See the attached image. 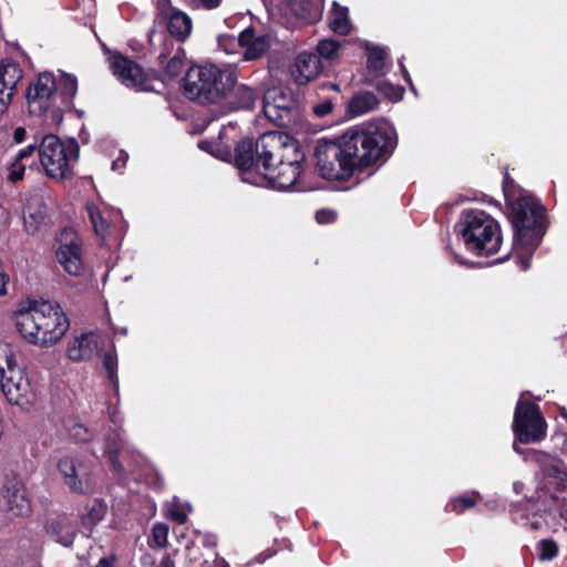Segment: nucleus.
I'll list each match as a JSON object with an SVG mask.
<instances>
[{
    "label": "nucleus",
    "mask_w": 567,
    "mask_h": 567,
    "mask_svg": "<svg viewBox=\"0 0 567 567\" xmlns=\"http://www.w3.org/2000/svg\"><path fill=\"white\" fill-rule=\"evenodd\" d=\"M396 144V132L390 123H368L348 130L338 140H318L316 167L324 179H346L355 169L388 161Z\"/></svg>",
    "instance_id": "f257e3e1"
},
{
    "label": "nucleus",
    "mask_w": 567,
    "mask_h": 567,
    "mask_svg": "<svg viewBox=\"0 0 567 567\" xmlns=\"http://www.w3.org/2000/svg\"><path fill=\"white\" fill-rule=\"evenodd\" d=\"M298 146L280 132H267L256 141L258 163L264 172L258 175L260 186H271L280 190H306L308 187L300 179L303 155Z\"/></svg>",
    "instance_id": "f03ea898"
},
{
    "label": "nucleus",
    "mask_w": 567,
    "mask_h": 567,
    "mask_svg": "<svg viewBox=\"0 0 567 567\" xmlns=\"http://www.w3.org/2000/svg\"><path fill=\"white\" fill-rule=\"evenodd\" d=\"M14 322L25 341L41 347L55 344L70 327L69 319L58 303L35 299L19 303L14 311Z\"/></svg>",
    "instance_id": "7ed1b4c3"
},
{
    "label": "nucleus",
    "mask_w": 567,
    "mask_h": 567,
    "mask_svg": "<svg viewBox=\"0 0 567 567\" xmlns=\"http://www.w3.org/2000/svg\"><path fill=\"white\" fill-rule=\"evenodd\" d=\"M514 226V249L524 270L529 269L530 258L545 234V210L530 194L522 193L517 197L508 196Z\"/></svg>",
    "instance_id": "20e7f679"
},
{
    "label": "nucleus",
    "mask_w": 567,
    "mask_h": 567,
    "mask_svg": "<svg viewBox=\"0 0 567 567\" xmlns=\"http://www.w3.org/2000/svg\"><path fill=\"white\" fill-rule=\"evenodd\" d=\"M237 78L234 65L205 63L188 69L183 87L189 100L202 104L219 103L230 95Z\"/></svg>",
    "instance_id": "39448f33"
},
{
    "label": "nucleus",
    "mask_w": 567,
    "mask_h": 567,
    "mask_svg": "<svg viewBox=\"0 0 567 567\" xmlns=\"http://www.w3.org/2000/svg\"><path fill=\"white\" fill-rule=\"evenodd\" d=\"M78 91L76 78L61 72L58 76L50 72L41 73L27 91L31 114L41 115L48 111L59 114L70 109Z\"/></svg>",
    "instance_id": "423d86ee"
},
{
    "label": "nucleus",
    "mask_w": 567,
    "mask_h": 567,
    "mask_svg": "<svg viewBox=\"0 0 567 567\" xmlns=\"http://www.w3.org/2000/svg\"><path fill=\"white\" fill-rule=\"evenodd\" d=\"M457 228L468 251L477 256H491L498 251L502 244L499 225L485 212H464Z\"/></svg>",
    "instance_id": "0eeeda50"
},
{
    "label": "nucleus",
    "mask_w": 567,
    "mask_h": 567,
    "mask_svg": "<svg viewBox=\"0 0 567 567\" xmlns=\"http://www.w3.org/2000/svg\"><path fill=\"white\" fill-rule=\"evenodd\" d=\"M35 152L47 175L63 179L72 174V166L79 156V144L75 140L63 143L58 136L49 134L42 138Z\"/></svg>",
    "instance_id": "6e6552de"
},
{
    "label": "nucleus",
    "mask_w": 567,
    "mask_h": 567,
    "mask_svg": "<svg viewBox=\"0 0 567 567\" xmlns=\"http://www.w3.org/2000/svg\"><path fill=\"white\" fill-rule=\"evenodd\" d=\"M0 386L7 400L21 408L29 406L35 399L28 377L17 365L8 344H0Z\"/></svg>",
    "instance_id": "1a4fd4ad"
},
{
    "label": "nucleus",
    "mask_w": 567,
    "mask_h": 567,
    "mask_svg": "<svg viewBox=\"0 0 567 567\" xmlns=\"http://www.w3.org/2000/svg\"><path fill=\"white\" fill-rule=\"evenodd\" d=\"M547 424L539 408L530 402L518 400L514 413L513 431L522 444L538 443L546 436Z\"/></svg>",
    "instance_id": "9d476101"
},
{
    "label": "nucleus",
    "mask_w": 567,
    "mask_h": 567,
    "mask_svg": "<svg viewBox=\"0 0 567 567\" xmlns=\"http://www.w3.org/2000/svg\"><path fill=\"white\" fill-rule=\"evenodd\" d=\"M265 116L278 126L289 127L296 123L298 107L289 93L279 87L269 89L262 100Z\"/></svg>",
    "instance_id": "9b49d317"
},
{
    "label": "nucleus",
    "mask_w": 567,
    "mask_h": 567,
    "mask_svg": "<svg viewBox=\"0 0 567 567\" xmlns=\"http://www.w3.org/2000/svg\"><path fill=\"white\" fill-rule=\"evenodd\" d=\"M31 509L22 480L17 475H7L0 487V511L9 517H22Z\"/></svg>",
    "instance_id": "f8f14e48"
},
{
    "label": "nucleus",
    "mask_w": 567,
    "mask_h": 567,
    "mask_svg": "<svg viewBox=\"0 0 567 567\" xmlns=\"http://www.w3.org/2000/svg\"><path fill=\"white\" fill-rule=\"evenodd\" d=\"M155 25H165L167 32L178 42H184L192 32V19L182 10L173 7L169 0H157Z\"/></svg>",
    "instance_id": "ddd939ff"
},
{
    "label": "nucleus",
    "mask_w": 567,
    "mask_h": 567,
    "mask_svg": "<svg viewBox=\"0 0 567 567\" xmlns=\"http://www.w3.org/2000/svg\"><path fill=\"white\" fill-rule=\"evenodd\" d=\"M58 471L64 484L78 494H89L94 491V482L86 467L78 458L64 455L58 461Z\"/></svg>",
    "instance_id": "4468645a"
},
{
    "label": "nucleus",
    "mask_w": 567,
    "mask_h": 567,
    "mask_svg": "<svg viewBox=\"0 0 567 567\" xmlns=\"http://www.w3.org/2000/svg\"><path fill=\"white\" fill-rule=\"evenodd\" d=\"M55 255L58 262L69 275L78 277L83 272L82 246L73 231L64 230L62 233Z\"/></svg>",
    "instance_id": "2eb2a0df"
},
{
    "label": "nucleus",
    "mask_w": 567,
    "mask_h": 567,
    "mask_svg": "<svg viewBox=\"0 0 567 567\" xmlns=\"http://www.w3.org/2000/svg\"><path fill=\"white\" fill-rule=\"evenodd\" d=\"M235 163L241 172V179L245 183L252 185H261L262 182L258 181V175H254V169L257 171L262 168V163H258V154L256 152V143L251 140H244L239 142L235 150Z\"/></svg>",
    "instance_id": "dca6fc26"
},
{
    "label": "nucleus",
    "mask_w": 567,
    "mask_h": 567,
    "mask_svg": "<svg viewBox=\"0 0 567 567\" xmlns=\"http://www.w3.org/2000/svg\"><path fill=\"white\" fill-rule=\"evenodd\" d=\"M114 75L125 85L145 90V73L135 62L121 54H113L110 59Z\"/></svg>",
    "instance_id": "f3484780"
},
{
    "label": "nucleus",
    "mask_w": 567,
    "mask_h": 567,
    "mask_svg": "<svg viewBox=\"0 0 567 567\" xmlns=\"http://www.w3.org/2000/svg\"><path fill=\"white\" fill-rule=\"evenodd\" d=\"M21 78L22 71L17 63L9 60L0 63V116L11 103L16 86Z\"/></svg>",
    "instance_id": "a211bd4d"
},
{
    "label": "nucleus",
    "mask_w": 567,
    "mask_h": 567,
    "mask_svg": "<svg viewBox=\"0 0 567 567\" xmlns=\"http://www.w3.org/2000/svg\"><path fill=\"white\" fill-rule=\"evenodd\" d=\"M285 16H295L305 20H316L321 11L322 0H272Z\"/></svg>",
    "instance_id": "6ab92c4d"
},
{
    "label": "nucleus",
    "mask_w": 567,
    "mask_h": 567,
    "mask_svg": "<svg viewBox=\"0 0 567 567\" xmlns=\"http://www.w3.org/2000/svg\"><path fill=\"white\" fill-rule=\"evenodd\" d=\"M293 68L292 73L296 82L306 84L319 75L322 64L317 53L301 52L296 58Z\"/></svg>",
    "instance_id": "aec40b11"
},
{
    "label": "nucleus",
    "mask_w": 567,
    "mask_h": 567,
    "mask_svg": "<svg viewBox=\"0 0 567 567\" xmlns=\"http://www.w3.org/2000/svg\"><path fill=\"white\" fill-rule=\"evenodd\" d=\"M238 42L245 48L244 58L247 61L260 58L270 45L268 35H256L252 29L244 30L238 37Z\"/></svg>",
    "instance_id": "412c9836"
},
{
    "label": "nucleus",
    "mask_w": 567,
    "mask_h": 567,
    "mask_svg": "<svg viewBox=\"0 0 567 567\" xmlns=\"http://www.w3.org/2000/svg\"><path fill=\"white\" fill-rule=\"evenodd\" d=\"M97 350V339L92 332L82 333L69 342L68 357L72 361L91 359Z\"/></svg>",
    "instance_id": "4be33fe9"
},
{
    "label": "nucleus",
    "mask_w": 567,
    "mask_h": 567,
    "mask_svg": "<svg viewBox=\"0 0 567 567\" xmlns=\"http://www.w3.org/2000/svg\"><path fill=\"white\" fill-rule=\"evenodd\" d=\"M123 440L118 433H114L109 435L106 440V449L105 456L109 458L110 463L113 465L114 472L118 476L120 481H124L126 478V473L134 474L133 464H123L117 460L118 454L122 450Z\"/></svg>",
    "instance_id": "5701e85b"
},
{
    "label": "nucleus",
    "mask_w": 567,
    "mask_h": 567,
    "mask_svg": "<svg viewBox=\"0 0 567 567\" xmlns=\"http://www.w3.org/2000/svg\"><path fill=\"white\" fill-rule=\"evenodd\" d=\"M379 105L377 96L371 92H359L348 103V111L352 116H360L375 110Z\"/></svg>",
    "instance_id": "b1692460"
},
{
    "label": "nucleus",
    "mask_w": 567,
    "mask_h": 567,
    "mask_svg": "<svg viewBox=\"0 0 567 567\" xmlns=\"http://www.w3.org/2000/svg\"><path fill=\"white\" fill-rule=\"evenodd\" d=\"M35 151L37 146L30 144L14 156V159L8 167V178L11 182L20 181L23 177L27 161L35 153Z\"/></svg>",
    "instance_id": "393cba45"
},
{
    "label": "nucleus",
    "mask_w": 567,
    "mask_h": 567,
    "mask_svg": "<svg viewBox=\"0 0 567 567\" xmlns=\"http://www.w3.org/2000/svg\"><path fill=\"white\" fill-rule=\"evenodd\" d=\"M50 530L58 543L70 546L75 536L74 527L68 517H59L50 524Z\"/></svg>",
    "instance_id": "a878e982"
},
{
    "label": "nucleus",
    "mask_w": 567,
    "mask_h": 567,
    "mask_svg": "<svg viewBox=\"0 0 567 567\" xmlns=\"http://www.w3.org/2000/svg\"><path fill=\"white\" fill-rule=\"evenodd\" d=\"M329 25L331 30L338 34H348L351 29L348 18V9L339 6L337 2H333V7L329 16Z\"/></svg>",
    "instance_id": "bb28decb"
},
{
    "label": "nucleus",
    "mask_w": 567,
    "mask_h": 567,
    "mask_svg": "<svg viewBox=\"0 0 567 567\" xmlns=\"http://www.w3.org/2000/svg\"><path fill=\"white\" fill-rule=\"evenodd\" d=\"M545 477L554 478L558 488L567 484V466L560 460L550 457L542 468Z\"/></svg>",
    "instance_id": "cd10ccee"
},
{
    "label": "nucleus",
    "mask_w": 567,
    "mask_h": 567,
    "mask_svg": "<svg viewBox=\"0 0 567 567\" xmlns=\"http://www.w3.org/2000/svg\"><path fill=\"white\" fill-rule=\"evenodd\" d=\"M230 94H234L235 101H233V104L237 109H251L255 105V102L258 97V94L250 89L247 85H237L235 84V87L230 92Z\"/></svg>",
    "instance_id": "c85d7f7f"
},
{
    "label": "nucleus",
    "mask_w": 567,
    "mask_h": 567,
    "mask_svg": "<svg viewBox=\"0 0 567 567\" xmlns=\"http://www.w3.org/2000/svg\"><path fill=\"white\" fill-rule=\"evenodd\" d=\"M368 69L370 72L379 75L385 72L386 52L383 48L367 45Z\"/></svg>",
    "instance_id": "c756f323"
},
{
    "label": "nucleus",
    "mask_w": 567,
    "mask_h": 567,
    "mask_svg": "<svg viewBox=\"0 0 567 567\" xmlns=\"http://www.w3.org/2000/svg\"><path fill=\"white\" fill-rule=\"evenodd\" d=\"M158 60L161 65H163L164 75L167 80H172L178 76L184 69V59L181 52H177L168 60H166V56L164 54H161L158 56Z\"/></svg>",
    "instance_id": "7c9ffc66"
},
{
    "label": "nucleus",
    "mask_w": 567,
    "mask_h": 567,
    "mask_svg": "<svg viewBox=\"0 0 567 567\" xmlns=\"http://www.w3.org/2000/svg\"><path fill=\"white\" fill-rule=\"evenodd\" d=\"M23 218L27 231L33 234L44 223L45 213L42 209L33 210L31 204H29Z\"/></svg>",
    "instance_id": "2f4dec72"
},
{
    "label": "nucleus",
    "mask_w": 567,
    "mask_h": 567,
    "mask_svg": "<svg viewBox=\"0 0 567 567\" xmlns=\"http://www.w3.org/2000/svg\"><path fill=\"white\" fill-rule=\"evenodd\" d=\"M513 449L516 453L523 455V458L525 462H532L540 466V468L544 467V465L548 462V460L551 457L549 454H546L538 450L527 449L522 450L517 447L516 443L513 444Z\"/></svg>",
    "instance_id": "473e14b6"
},
{
    "label": "nucleus",
    "mask_w": 567,
    "mask_h": 567,
    "mask_svg": "<svg viewBox=\"0 0 567 567\" xmlns=\"http://www.w3.org/2000/svg\"><path fill=\"white\" fill-rule=\"evenodd\" d=\"M86 209L95 234L101 237H104L109 225L105 218L103 217L102 213L93 204L87 205Z\"/></svg>",
    "instance_id": "72a5a7b5"
},
{
    "label": "nucleus",
    "mask_w": 567,
    "mask_h": 567,
    "mask_svg": "<svg viewBox=\"0 0 567 567\" xmlns=\"http://www.w3.org/2000/svg\"><path fill=\"white\" fill-rule=\"evenodd\" d=\"M340 43L333 39L321 40L317 45V54L327 60H333L338 55Z\"/></svg>",
    "instance_id": "f704fd0d"
},
{
    "label": "nucleus",
    "mask_w": 567,
    "mask_h": 567,
    "mask_svg": "<svg viewBox=\"0 0 567 567\" xmlns=\"http://www.w3.org/2000/svg\"><path fill=\"white\" fill-rule=\"evenodd\" d=\"M103 367L107 371V377L110 382L112 383L115 392H118V380L116 375L117 370V360L114 353L105 352L103 355Z\"/></svg>",
    "instance_id": "c9c22d12"
},
{
    "label": "nucleus",
    "mask_w": 567,
    "mask_h": 567,
    "mask_svg": "<svg viewBox=\"0 0 567 567\" xmlns=\"http://www.w3.org/2000/svg\"><path fill=\"white\" fill-rule=\"evenodd\" d=\"M476 504L475 499L467 496V495H461L456 498L451 499L447 504L445 509L449 512H454L456 514L462 513L463 511L473 507Z\"/></svg>",
    "instance_id": "e433bc0d"
},
{
    "label": "nucleus",
    "mask_w": 567,
    "mask_h": 567,
    "mask_svg": "<svg viewBox=\"0 0 567 567\" xmlns=\"http://www.w3.org/2000/svg\"><path fill=\"white\" fill-rule=\"evenodd\" d=\"M540 560H551L558 555V546L551 539H543L537 545Z\"/></svg>",
    "instance_id": "4c0bfd02"
},
{
    "label": "nucleus",
    "mask_w": 567,
    "mask_h": 567,
    "mask_svg": "<svg viewBox=\"0 0 567 567\" xmlns=\"http://www.w3.org/2000/svg\"><path fill=\"white\" fill-rule=\"evenodd\" d=\"M199 148L202 150H208V147H215L216 152L214 153V156L217 158H220L225 162H229L231 159V152L229 147L223 145L219 142H212V141H202L198 144Z\"/></svg>",
    "instance_id": "58836bf2"
},
{
    "label": "nucleus",
    "mask_w": 567,
    "mask_h": 567,
    "mask_svg": "<svg viewBox=\"0 0 567 567\" xmlns=\"http://www.w3.org/2000/svg\"><path fill=\"white\" fill-rule=\"evenodd\" d=\"M105 513L106 506L104 502L100 499H94L85 517V523L96 524L104 517Z\"/></svg>",
    "instance_id": "ea45409f"
},
{
    "label": "nucleus",
    "mask_w": 567,
    "mask_h": 567,
    "mask_svg": "<svg viewBox=\"0 0 567 567\" xmlns=\"http://www.w3.org/2000/svg\"><path fill=\"white\" fill-rule=\"evenodd\" d=\"M378 91L383 94L385 97L396 101L402 97L403 90L399 86H395L386 81H379L377 83Z\"/></svg>",
    "instance_id": "a19ab883"
},
{
    "label": "nucleus",
    "mask_w": 567,
    "mask_h": 567,
    "mask_svg": "<svg viewBox=\"0 0 567 567\" xmlns=\"http://www.w3.org/2000/svg\"><path fill=\"white\" fill-rule=\"evenodd\" d=\"M168 528L163 524H156L152 529V538L157 547L167 545Z\"/></svg>",
    "instance_id": "79ce46f5"
},
{
    "label": "nucleus",
    "mask_w": 567,
    "mask_h": 567,
    "mask_svg": "<svg viewBox=\"0 0 567 567\" xmlns=\"http://www.w3.org/2000/svg\"><path fill=\"white\" fill-rule=\"evenodd\" d=\"M70 436L78 443L86 442L90 440L91 435L89 429L83 424L74 423L69 427Z\"/></svg>",
    "instance_id": "37998d69"
},
{
    "label": "nucleus",
    "mask_w": 567,
    "mask_h": 567,
    "mask_svg": "<svg viewBox=\"0 0 567 567\" xmlns=\"http://www.w3.org/2000/svg\"><path fill=\"white\" fill-rule=\"evenodd\" d=\"M333 110V103L331 100H323L322 102L313 105L312 112L318 117H324L330 114Z\"/></svg>",
    "instance_id": "c03bdc74"
},
{
    "label": "nucleus",
    "mask_w": 567,
    "mask_h": 567,
    "mask_svg": "<svg viewBox=\"0 0 567 567\" xmlns=\"http://www.w3.org/2000/svg\"><path fill=\"white\" fill-rule=\"evenodd\" d=\"M336 218L337 214L331 209H320L316 213V220L319 224H330L333 223Z\"/></svg>",
    "instance_id": "a18cd8bd"
},
{
    "label": "nucleus",
    "mask_w": 567,
    "mask_h": 567,
    "mask_svg": "<svg viewBox=\"0 0 567 567\" xmlns=\"http://www.w3.org/2000/svg\"><path fill=\"white\" fill-rule=\"evenodd\" d=\"M127 158H128V155L124 151H121L118 157L115 161H113V163H112V169L120 171V169L124 168L126 165Z\"/></svg>",
    "instance_id": "49530a36"
},
{
    "label": "nucleus",
    "mask_w": 567,
    "mask_h": 567,
    "mask_svg": "<svg viewBox=\"0 0 567 567\" xmlns=\"http://www.w3.org/2000/svg\"><path fill=\"white\" fill-rule=\"evenodd\" d=\"M169 517L177 522L178 524H184L187 520V515L183 511L179 509H169Z\"/></svg>",
    "instance_id": "de8ad7c7"
},
{
    "label": "nucleus",
    "mask_w": 567,
    "mask_h": 567,
    "mask_svg": "<svg viewBox=\"0 0 567 567\" xmlns=\"http://www.w3.org/2000/svg\"><path fill=\"white\" fill-rule=\"evenodd\" d=\"M9 223V213L8 210L0 205V233L8 226Z\"/></svg>",
    "instance_id": "09e8293b"
},
{
    "label": "nucleus",
    "mask_w": 567,
    "mask_h": 567,
    "mask_svg": "<svg viewBox=\"0 0 567 567\" xmlns=\"http://www.w3.org/2000/svg\"><path fill=\"white\" fill-rule=\"evenodd\" d=\"M198 2L203 8L212 10L218 8L221 3V0H198Z\"/></svg>",
    "instance_id": "8fccbe9b"
},
{
    "label": "nucleus",
    "mask_w": 567,
    "mask_h": 567,
    "mask_svg": "<svg viewBox=\"0 0 567 567\" xmlns=\"http://www.w3.org/2000/svg\"><path fill=\"white\" fill-rule=\"evenodd\" d=\"M25 130L23 127H17L13 132V138L17 143H20L24 140Z\"/></svg>",
    "instance_id": "3c124183"
},
{
    "label": "nucleus",
    "mask_w": 567,
    "mask_h": 567,
    "mask_svg": "<svg viewBox=\"0 0 567 567\" xmlns=\"http://www.w3.org/2000/svg\"><path fill=\"white\" fill-rule=\"evenodd\" d=\"M158 567H175V563L169 555H165L159 561Z\"/></svg>",
    "instance_id": "603ef678"
},
{
    "label": "nucleus",
    "mask_w": 567,
    "mask_h": 567,
    "mask_svg": "<svg viewBox=\"0 0 567 567\" xmlns=\"http://www.w3.org/2000/svg\"><path fill=\"white\" fill-rule=\"evenodd\" d=\"M95 567H112V559L107 557H103L99 560Z\"/></svg>",
    "instance_id": "864d4df0"
},
{
    "label": "nucleus",
    "mask_w": 567,
    "mask_h": 567,
    "mask_svg": "<svg viewBox=\"0 0 567 567\" xmlns=\"http://www.w3.org/2000/svg\"><path fill=\"white\" fill-rule=\"evenodd\" d=\"M400 65H401V70H402V72H403V74H404L405 80H406L408 82H410V81H411V79H410V75H409V73H408V71H406V69H405V66L402 64V62H400Z\"/></svg>",
    "instance_id": "5fc2aeb1"
},
{
    "label": "nucleus",
    "mask_w": 567,
    "mask_h": 567,
    "mask_svg": "<svg viewBox=\"0 0 567 567\" xmlns=\"http://www.w3.org/2000/svg\"><path fill=\"white\" fill-rule=\"evenodd\" d=\"M560 415H561L564 419H567V410H566V408H560Z\"/></svg>",
    "instance_id": "6e6d98bb"
},
{
    "label": "nucleus",
    "mask_w": 567,
    "mask_h": 567,
    "mask_svg": "<svg viewBox=\"0 0 567 567\" xmlns=\"http://www.w3.org/2000/svg\"><path fill=\"white\" fill-rule=\"evenodd\" d=\"M216 148L215 147H208V150H205L206 152L210 153L212 155H214V153L216 152L215 151Z\"/></svg>",
    "instance_id": "4d7b16f0"
},
{
    "label": "nucleus",
    "mask_w": 567,
    "mask_h": 567,
    "mask_svg": "<svg viewBox=\"0 0 567 567\" xmlns=\"http://www.w3.org/2000/svg\"><path fill=\"white\" fill-rule=\"evenodd\" d=\"M216 148L215 147H208V150H205L206 152L210 153L212 155H214V153L216 152L215 151Z\"/></svg>",
    "instance_id": "13d9d810"
},
{
    "label": "nucleus",
    "mask_w": 567,
    "mask_h": 567,
    "mask_svg": "<svg viewBox=\"0 0 567 567\" xmlns=\"http://www.w3.org/2000/svg\"><path fill=\"white\" fill-rule=\"evenodd\" d=\"M514 489L517 492L519 489V483H514Z\"/></svg>",
    "instance_id": "bf43d9fd"
},
{
    "label": "nucleus",
    "mask_w": 567,
    "mask_h": 567,
    "mask_svg": "<svg viewBox=\"0 0 567 567\" xmlns=\"http://www.w3.org/2000/svg\"><path fill=\"white\" fill-rule=\"evenodd\" d=\"M508 258V254H506L503 258H499L498 261H503Z\"/></svg>",
    "instance_id": "052dcab7"
},
{
    "label": "nucleus",
    "mask_w": 567,
    "mask_h": 567,
    "mask_svg": "<svg viewBox=\"0 0 567 567\" xmlns=\"http://www.w3.org/2000/svg\"><path fill=\"white\" fill-rule=\"evenodd\" d=\"M120 332H121L122 334H126L127 330H126V328H123V329H121V330H120Z\"/></svg>",
    "instance_id": "680f3d73"
},
{
    "label": "nucleus",
    "mask_w": 567,
    "mask_h": 567,
    "mask_svg": "<svg viewBox=\"0 0 567 567\" xmlns=\"http://www.w3.org/2000/svg\"><path fill=\"white\" fill-rule=\"evenodd\" d=\"M112 422L116 423V419L114 415L112 416Z\"/></svg>",
    "instance_id": "e2e57ef3"
},
{
    "label": "nucleus",
    "mask_w": 567,
    "mask_h": 567,
    "mask_svg": "<svg viewBox=\"0 0 567 567\" xmlns=\"http://www.w3.org/2000/svg\"><path fill=\"white\" fill-rule=\"evenodd\" d=\"M219 567H229L228 564H224L223 566H219Z\"/></svg>",
    "instance_id": "0e129e2a"
}]
</instances>
